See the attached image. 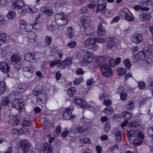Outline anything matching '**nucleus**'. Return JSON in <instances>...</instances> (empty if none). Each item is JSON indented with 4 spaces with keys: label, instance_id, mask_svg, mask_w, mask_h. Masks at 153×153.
<instances>
[{
    "label": "nucleus",
    "instance_id": "obj_11",
    "mask_svg": "<svg viewBox=\"0 0 153 153\" xmlns=\"http://www.w3.org/2000/svg\"><path fill=\"white\" fill-rule=\"evenodd\" d=\"M10 67L8 64L4 62H0V70L4 74H8L9 71Z\"/></svg>",
    "mask_w": 153,
    "mask_h": 153
},
{
    "label": "nucleus",
    "instance_id": "obj_53",
    "mask_svg": "<svg viewBox=\"0 0 153 153\" xmlns=\"http://www.w3.org/2000/svg\"><path fill=\"white\" fill-rule=\"evenodd\" d=\"M76 45V42L75 41H73L68 43L67 45L69 48H73L75 47Z\"/></svg>",
    "mask_w": 153,
    "mask_h": 153
},
{
    "label": "nucleus",
    "instance_id": "obj_50",
    "mask_svg": "<svg viewBox=\"0 0 153 153\" xmlns=\"http://www.w3.org/2000/svg\"><path fill=\"white\" fill-rule=\"evenodd\" d=\"M23 70L27 72V74H30V72H32L33 71L32 70V68H29L27 67H25L23 68Z\"/></svg>",
    "mask_w": 153,
    "mask_h": 153
},
{
    "label": "nucleus",
    "instance_id": "obj_1",
    "mask_svg": "<svg viewBox=\"0 0 153 153\" xmlns=\"http://www.w3.org/2000/svg\"><path fill=\"white\" fill-rule=\"evenodd\" d=\"M152 50V48H148L147 50L143 49L142 51H139L137 54L133 53L132 56L133 61L136 62L144 59L148 66L151 65L152 63V59L151 58L147 57V56L151 54Z\"/></svg>",
    "mask_w": 153,
    "mask_h": 153
},
{
    "label": "nucleus",
    "instance_id": "obj_37",
    "mask_svg": "<svg viewBox=\"0 0 153 153\" xmlns=\"http://www.w3.org/2000/svg\"><path fill=\"white\" fill-rule=\"evenodd\" d=\"M104 15L106 17L108 18L112 16L113 13L111 10H106L104 11Z\"/></svg>",
    "mask_w": 153,
    "mask_h": 153
},
{
    "label": "nucleus",
    "instance_id": "obj_14",
    "mask_svg": "<svg viewBox=\"0 0 153 153\" xmlns=\"http://www.w3.org/2000/svg\"><path fill=\"white\" fill-rule=\"evenodd\" d=\"M47 100V94L45 93H40L39 90V102L41 104L46 103Z\"/></svg>",
    "mask_w": 153,
    "mask_h": 153
},
{
    "label": "nucleus",
    "instance_id": "obj_58",
    "mask_svg": "<svg viewBox=\"0 0 153 153\" xmlns=\"http://www.w3.org/2000/svg\"><path fill=\"white\" fill-rule=\"evenodd\" d=\"M148 133L149 135L152 137V138L153 140V126L150 128L148 131Z\"/></svg>",
    "mask_w": 153,
    "mask_h": 153
},
{
    "label": "nucleus",
    "instance_id": "obj_10",
    "mask_svg": "<svg viewBox=\"0 0 153 153\" xmlns=\"http://www.w3.org/2000/svg\"><path fill=\"white\" fill-rule=\"evenodd\" d=\"M132 41L137 44L142 42L143 40L142 35L139 33H136L133 35L131 37Z\"/></svg>",
    "mask_w": 153,
    "mask_h": 153
},
{
    "label": "nucleus",
    "instance_id": "obj_49",
    "mask_svg": "<svg viewBox=\"0 0 153 153\" xmlns=\"http://www.w3.org/2000/svg\"><path fill=\"white\" fill-rule=\"evenodd\" d=\"M127 94L125 92L122 93L120 94V99L122 101H124L126 99Z\"/></svg>",
    "mask_w": 153,
    "mask_h": 153
},
{
    "label": "nucleus",
    "instance_id": "obj_40",
    "mask_svg": "<svg viewBox=\"0 0 153 153\" xmlns=\"http://www.w3.org/2000/svg\"><path fill=\"white\" fill-rule=\"evenodd\" d=\"M123 63L126 68H129L131 67V64L128 59H126L124 60L123 61Z\"/></svg>",
    "mask_w": 153,
    "mask_h": 153
},
{
    "label": "nucleus",
    "instance_id": "obj_41",
    "mask_svg": "<svg viewBox=\"0 0 153 153\" xmlns=\"http://www.w3.org/2000/svg\"><path fill=\"white\" fill-rule=\"evenodd\" d=\"M143 142V141L138 139H135L133 141L134 145L136 146L141 144Z\"/></svg>",
    "mask_w": 153,
    "mask_h": 153
},
{
    "label": "nucleus",
    "instance_id": "obj_20",
    "mask_svg": "<svg viewBox=\"0 0 153 153\" xmlns=\"http://www.w3.org/2000/svg\"><path fill=\"white\" fill-rule=\"evenodd\" d=\"M40 10L42 11L43 12L46 14L48 16H51L53 13V11L52 9H48L45 7H42Z\"/></svg>",
    "mask_w": 153,
    "mask_h": 153
},
{
    "label": "nucleus",
    "instance_id": "obj_35",
    "mask_svg": "<svg viewBox=\"0 0 153 153\" xmlns=\"http://www.w3.org/2000/svg\"><path fill=\"white\" fill-rule=\"evenodd\" d=\"M100 57H98L96 58L94 61V66L95 67H100L101 65V62L100 60Z\"/></svg>",
    "mask_w": 153,
    "mask_h": 153
},
{
    "label": "nucleus",
    "instance_id": "obj_39",
    "mask_svg": "<svg viewBox=\"0 0 153 153\" xmlns=\"http://www.w3.org/2000/svg\"><path fill=\"white\" fill-rule=\"evenodd\" d=\"M134 103L132 101L130 102L127 104L126 106V108L127 109L131 110L134 108Z\"/></svg>",
    "mask_w": 153,
    "mask_h": 153
},
{
    "label": "nucleus",
    "instance_id": "obj_42",
    "mask_svg": "<svg viewBox=\"0 0 153 153\" xmlns=\"http://www.w3.org/2000/svg\"><path fill=\"white\" fill-rule=\"evenodd\" d=\"M87 130V128H84L83 127L81 126L77 127L76 129V131L79 133H82L85 131Z\"/></svg>",
    "mask_w": 153,
    "mask_h": 153
},
{
    "label": "nucleus",
    "instance_id": "obj_47",
    "mask_svg": "<svg viewBox=\"0 0 153 153\" xmlns=\"http://www.w3.org/2000/svg\"><path fill=\"white\" fill-rule=\"evenodd\" d=\"M139 88L140 89L142 90L146 86V84L143 81H140L138 83Z\"/></svg>",
    "mask_w": 153,
    "mask_h": 153
},
{
    "label": "nucleus",
    "instance_id": "obj_16",
    "mask_svg": "<svg viewBox=\"0 0 153 153\" xmlns=\"http://www.w3.org/2000/svg\"><path fill=\"white\" fill-rule=\"evenodd\" d=\"M97 33L98 35L100 36H105L106 34V31L105 29L103 28L101 23H100L99 25L97 31Z\"/></svg>",
    "mask_w": 153,
    "mask_h": 153
},
{
    "label": "nucleus",
    "instance_id": "obj_9",
    "mask_svg": "<svg viewBox=\"0 0 153 153\" xmlns=\"http://www.w3.org/2000/svg\"><path fill=\"white\" fill-rule=\"evenodd\" d=\"M23 100L21 99H15L11 102L12 106L20 111L23 108Z\"/></svg>",
    "mask_w": 153,
    "mask_h": 153
},
{
    "label": "nucleus",
    "instance_id": "obj_3",
    "mask_svg": "<svg viewBox=\"0 0 153 153\" xmlns=\"http://www.w3.org/2000/svg\"><path fill=\"white\" fill-rule=\"evenodd\" d=\"M105 39L99 36L95 38L94 39L92 38H88L84 42L85 47L90 49H93L97 46L96 42L102 43L105 42Z\"/></svg>",
    "mask_w": 153,
    "mask_h": 153
},
{
    "label": "nucleus",
    "instance_id": "obj_61",
    "mask_svg": "<svg viewBox=\"0 0 153 153\" xmlns=\"http://www.w3.org/2000/svg\"><path fill=\"white\" fill-rule=\"evenodd\" d=\"M9 122L14 126L17 124L18 120L16 118H14L12 120H10Z\"/></svg>",
    "mask_w": 153,
    "mask_h": 153
},
{
    "label": "nucleus",
    "instance_id": "obj_56",
    "mask_svg": "<svg viewBox=\"0 0 153 153\" xmlns=\"http://www.w3.org/2000/svg\"><path fill=\"white\" fill-rule=\"evenodd\" d=\"M31 124V122L28 120H24L22 123V125L25 126H30Z\"/></svg>",
    "mask_w": 153,
    "mask_h": 153
},
{
    "label": "nucleus",
    "instance_id": "obj_19",
    "mask_svg": "<svg viewBox=\"0 0 153 153\" xmlns=\"http://www.w3.org/2000/svg\"><path fill=\"white\" fill-rule=\"evenodd\" d=\"M10 59L12 62H18L20 60V56L18 53L14 54L11 57Z\"/></svg>",
    "mask_w": 153,
    "mask_h": 153
},
{
    "label": "nucleus",
    "instance_id": "obj_54",
    "mask_svg": "<svg viewBox=\"0 0 153 153\" xmlns=\"http://www.w3.org/2000/svg\"><path fill=\"white\" fill-rule=\"evenodd\" d=\"M109 64L111 67H114L116 65L114 60L113 58L110 59L109 60Z\"/></svg>",
    "mask_w": 153,
    "mask_h": 153
},
{
    "label": "nucleus",
    "instance_id": "obj_8",
    "mask_svg": "<svg viewBox=\"0 0 153 153\" xmlns=\"http://www.w3.org/2000/svg\"><path fill=\"white\" fill-rule=\"evenodd\" d=\"M127 12H130L129 10L126 8H122L119 12L120 16L122 18H124L126 20L128 21H133L134 18L133 16H129L127 13Z\"/></svg>",
    "mask_w": 153,
    "mask_h": 153
},
{
    "label": "nucleus",
    "instance_id": "obj_21",
    "mask_svg": "<svg viewBox=\"0 0 153 153\" xmlns=\"http://www.w3.org/2000/svg\"><path fill=\"white\" fill-rule=\"evenodd\" d=\"M55 22L56 24L58 26H62L65 25L67 22V20L66 18H65L64 20L62 19L56 20Z\"/></svg>",
    "mask_w": 153,
    "mask_h": 153
},
{
    "label": "nucleus",
    "instance_id": "obj_34",
    "mask_svg": "<svg viewBox=\"0 0 153 153\" xmlns=\"http://www.w3.org/2000/svg\"><path fill=\"white\" fill-rule=\"evenodd\" d=\"M80 141L81 143L84 144H90L91 143V140L88 137H85L80 139Z\"/></svg>",
    "mask_w": 153,
    "mask_h": 153
},
{
    "label": "nucleus",
    "instance_id": "obj_63",
    "mask_svg": "<svg viewBox=\"0 0 153 153\" xmlns=\"http://www.w3.org/2000/svg\"><path fill=\"white\" fill-rule=\"evenodd\" d=\"M62 75L59 71H57L56 72L55 77L57 80H59L61 77Z\"/></svg>",
    "mask_w": 153,
    "mask_h": 153
},
{
    "label": "nucleus",
    "instance_id": "obj_26",
    "mask_svg": "<svg viewBox=\"0 0 153 153\" xmlns=\"http://www.w3.org/2000/svg\"><path fill=\"white\" fill-rule=\"evenodd\" d=\"M76 92V89L74 87H71L68 90V95L71 97H73Z\"/></svg>",
    "mask_w": 153,
    "mask_h": 153
},
{
    "label": "nucleus",
    "instance_id": "obj_6",
    "mask_svg": "<svg viewBox=\"0 0 153 153\" xmlns=\"http://www.w3.org/2000/svg\"><path fill=\"white\" fill-rule=\"evenodd\" d=\"M20 148H19L18 153H27L29 149L30 144L26 140L21 141L20 143Z\"/></svg>",
    "mask_w": 153,
    "mask_h": 153
},
{
    "label": "nucleus",
    "instance_id": "obj_2",
    "mask_svg": "<svg viewBox=\"0 0 153 153\" xmlns=\"http://www.w3.org/2000/svg\"><path fill=\"white\" fill-rule=\"evenodd\" d=\"M12 7L14 9L19 10L18 12L20 13L28 12L33 13L37 11L35 7H31L30 5H25L24 1L22 0H17L13 2Z\"/></svg>",
    "mask_w": 153,
    "mask_h": 153
},
{
    "label": "nucleus",
    "instance_id": "obj_23",
    "mask_svg": "<svg viewBox=\"0 0 153 153\" xmlns=\"http://www.w3.org/2000/svg\"><path fill=\"white\" fill-rule=\"evenodd\" d=\"M56 65H58V67L59 68H61L62 67L61 60L60 59H58L52 61L50 64V67L51 68H53Z\"/></svg>",
    "mask_w": 153,
    "mask_h": 153
},
{
    "label": "nucleus",
    "instance_id": "obj_25",
    "mask_svg": "<svg viewBox=\"0 0 153 153\" xmlns=\"http://www.w3.org/2000/svg\"><path fill=\"white\" fill-rule=\"evenodd\" d=\"M51 145L48 143H46L43 144L44 151L51 152L53 150V149L51 147Z\"/></svg>",
    "mask_w": 153,
    "mask_h": 153
},
{
    "label": "nucleus",
    "instance_id": "obj_24",
    "mask_svg": "<svg viewBox=\"0 0 153 153\" xmlns=\"http://www.w3.org/2000/svg\"><path fill=\"white\" fill-rule=\"evenodd\" d=\"M34 59V56L30 53L26 54L24 57L25 60L27 62L32 61Z\"/></svg>",
    "mask_w": 153,
    "mask_h": 153
},
{
    "label": "nucleus",
    "instance_id": "obj_59",
    "mask_svg": "<svg viewBox=\"0 0 153 153\" xmlns=\"http://www.w3.org/2000/svg\"><path fill=\"white\" fill-rule=\"evenodd\" d=\"M61 128L60 126L59 125H58L57 126V127L56 128V130H55L56 133L58 135H59L60 134V133L61 132Z\"/></svg>",
    "mask_w": 153,
    "mask_h": 153
},
{
    "label": "nucleus",
    "instance_id": "obj_55",
    "mask_svg": "<svg viewBox=\"0 0 153 153\" xmlns=\"http://www.w3.org/2000/svg\"><path fill=\"white\" fill-rule=\"evenodd\" d=\"M69 133V132L68 131H65L61 132V135L62 137L65 138L67 137L68 134Z\"/></svg>",
    "mask_w": 153,
    "mask_h": 153
},
{
    "label": "nucleus",
    "instance_id": "obj_29",
    "mask_svg": "<svg viewBox=\"0 0 153 153\" xmlns=\"http://www.w3.org/2000/svg\"><path fill=\"white\" fill-rule=\"evenodd\" d=\"M64 13H61L56 14L54 16L55 21L62 19L64 20L65 18H66V16H64Z\"/></svg>",
    "mask_w": 153,
    "mask_h": 153
},
{
    "label": "nucleus",
    "instance_id": "obj_45",
    "mask_svg": "<svg viewBox=\"0 0 153 153\" xmlns=\"http://www.w3.org/2000/svg\"><path fill=\"white\" fill-rule=\"evenodd\" d=\"M86 17L85 16H83L81 18V21L82 24V26L85 30L86 29L85 25L86 23V22L87 21Z\"/></svg>",
    "mask_w": 153,
    "mask_h": 153
},
{
    "label": "nucleus",
    "instance_id": "obj_52",
    "mask_svg": "<svg viewBox=\"0 0 153 153\" xmlns=\"http://www.w3.org/2000/svg\"><path fill=\"white\" fill-rule=\"evenodd\" d=\"M76 74L78 75H83L84 73V71L81 68H78L76 71Z\"/></svg>",
    "mask_w": 153,
    "mask_h": 153
},
{
    "label": "nucleus",
    "instance_id": "obj_32",
    "mask_svg": "<svg viewBox=\"0 0 153 153\" xmlns=\"http://www.w3.org/2000/svg\"><path fill=\"white\" fill-rule=\"evenodd\" d=\"M122 117V113L121 114H114L113 116V117L114 120L116 122L120 121Z\"/></svg>",
    "mask_w": 153,
    "mask_h": 153
},
{
    "label": "nucleus",
    "instance_id": "obj_51",
    "mask_svg": "<svg viewBox=\"0 0 153 153\" xmlns=\"http://www.w3.org/2000/svg\"><path fill=\"white\" fill-rule=\"evenodd\" d=\"M112 104V102L110 99H106L103 101V104L106 106H110Z\"/></svg>",
    "mask_w": 153,
    "mask_h": 153
},
{
    "label": "nucleus",
    "instance_id": "obj_31",
    "mask_svg": "<svg viewBox=\"0 0 153 153\" xmlns=\"http://www.w3.org/2000/svg\"><path fill=\"white\" fill-rule=\"evenodd\" d=\"M122 133L121 131H118L115 132V135L117 141L119 142L122 140Z\"/></svg>",
    "mask_w": 153,
    "mask_h": 153
},
{
    "label": "nucleus",
    "instance_id": "obj_7",
    "mask_svg": "<svg viewBox=\"0 0 153 153\" xmlns=\"http://www.w3.org/2000/svg\"><path fill=\"white\" fill-rule=\"evenodd\" d=\"M94 58V55L91 53L87 52L84 54L81 63L82 65H87L93 60Z\"/></svg>",
    "mask_w": 153,
    "mask_h": 153
},
{
    "label": "nucleus",
    "instance_id": "obj_17",
    "mask_svg": "<svg viewBox=\"0 0 153 153\" xmlns=\"http://www.w3.org/2000/svg\"><path fill=\"white\" fill-rule=\"evenodd\" d=\"M115 38L114 36L109 37L106 43V47L108 49L111 48L114 45V41Z\"/></svg>",
    "mask_w": 153,
    "mask_h": 153
},
{
    "label": "nucleus",
    "instance_id": "obj_5",
    "mask_svg": "<svg viewBox=\"0 0 153 153\" xmlns=\"http://www.w3.org/2000/svg\"><path fill=\"white\" fill-rule=\"evenodd\" d=\"M100 71L102 75L106 77H110L113 74L112 68L107 64H104L101 66Z\"/></svg>",
    "mask_w": 153,
    "mask_h": 153
},
{
    "label": "nucleus",
    "instance_id": "obj_15",
    "mask_svg": "<svg viewBox=\"0 0 153 153\" xmlns=\"http://www.w3.org/2000/svg\"><path fill=\"white\" fill-rule=\"evenodd\" d=\"M97 13L98 12V10H103L106 8V3L103 1H98L97 2Z\"/></svg>",
    "mask_w": 153,
    "mask_h": 153
},
{
    "label": "nucleus",
    "instance_id": "obj_30",
    "mask_svg": "<svg viewBox=\"0 0 153 153\" xmlns=\"http://www.w3.org/2000/svg\"><path fill=\"white\" fill-rule=\"evenodd\" d=\"M6 85L5 82L2 81L0 82V94L4 92L6 90Z\"/></svg>",
    "mask_w": 153,
    "mask_h": 153
},
{
    "label": "nucleus",
    "instance_id": "obj_28",
    "mask_svg": "<svg viewBox=\"0 0 153 153\" xmlns=\"http://www.w3.org/2000/svg\"><path fill=\"white\" fill-rule=\"evenodd\" d=\"M118 75L119 76H121L125 75L126 72L127 70L125 68H119L117 70Z\"/></svg>",
    "mask_w": 153,
    "mask_h": 153
},
{
    "label": "nucleus",
    "instance_id": "obj_48",
    "mask_svg": "<svg viewBox=\"0 0 153 153\" xmlns=\"http://www.w3.org/2000/svg\"><path fill=\"white\" fill-rule=\"evenodd\" d=\"M83 80V78L82 77H79L76 79L74 81L75 85H78L81 83Z\"/></svg>",
    "mask_w": 153,
    "mask_h": 153
},
{
    "label": "nucleus",
    "instance_id": "obj_13",
    "mask_svg": "<svg viewBox=\"0 0 153 153\" xmlns=\"http://www.w3.org/2000/svg\"><path fill=\"white\" fill-rule=\"evenodd\" d=\"M73 109V107L71 106L65 109L63 114V118L66 120L68 119L70 115L71 114Z\"/></svg>",
    "mask_w": 153,
    "mask_h": 153
},
{
    "label": "nucleus",
    "instance_id": "obj_38",
    "mask_svg": "<svg viewBox=\"0 0 153 153\" xmlns=\"http://www.w3.org/2000/svg\"><path fill=\"white\" fill-rule=\"evenodd\" d=\"M52 40V38L49 36H46L45 38V41L46 45H49L51 44Z\"/></svg>",
    "mask_w": 153,
    "mask_h": 153
},
{
    "label": "nucleus",
    "instance_id": "obj_43",
    "mask_svg": "<svg viewBox=\"0 0 153 153\" xmlns=\"http://www.w3.org/2000/svg\"><path fill=\"white\" fill-rule=\"evenodd\" d=\"M7 40V36L5 33H0V41L2 42H5Z\"/></svg>",
    "mask_w": 153,
    "mask_h": 153
},
{
    "label": "nucleus",
    "instance_id": "obj_22",
    "mask_svg": "<svg viewBox=\"0 0 153 153\" xmlns=\"http://www.w3.org/2000/svg\"><path fill=\"white\" fill-rule=\"evenodd\" d=\"M122 117L124 119H126L128 120L130 119L132 117V114L130 112L126 111L122 113Z\"/></svg>",
    "mask_w": 153,
    "mask_h": 153
},
{
    "label": "nucleus",
    "instance_id": "obj_64",
    "mask_svg": "<svg viewBox=\"0 0 153 153\" xmlns=\"http://www.w3.org/2000/svg\"><path fill=\"white\" fill-rule=\"evenodd\" d=\"M132 76L131 73H127L125 76L124 80L126 82L129 78L131 77Z\"/></svg>",
    "mask_w": 153,
    "mask_h": 153
},
{
    "label": "nucleus",
    "instance_id": "obj_60",
    "mask_svg": "<svg viewBox=\"0 0 153 153\" xmlns=\"http://www.w3.org/2000/svg\"><path fill=\"white\" fill-rule=\"evenodd\" d=\"M120 17L119 16H117L114 17L112 21L111 22V23L112 24L114 22H117L119 20Z\"/></svg>",
    "mask_w": 153,
    "mask_h": 153
},
{
    "label": "nucleus",
    "instance_id": "obj_4",
    "mask_svg": "<svg viewBox=\"0 0 153 153\" xmlns=\"http://www.w3.org/2000/svg\"><path fill=\"white\" fill-rule=\"evenodd\" d=\"M73 102L83 109L88 108L91 109V106L89 105H87L85 101L82 98L78 97L75 96L73 99Z\"/></svg>",
    "mask_w": 153,
    "mask_h": 153
},
{
    "label": "nucleus",
    "instance_id": "obj_36",
    "mask_svg": "<svg viewBox=\"0 0 153 153\" xmlns=\"http://www.w3.org/2000/svg\"><path fill=\"white\" fill-rule=\"evenodd\" d=\"M67 32L69 33L68 35L69 38H71L74 36L73 33V30L72 27L71 26L68 27L67 29Z\"/></svg>",
    "mask_w": 153,
    "mask_h": 153
},
{
    "label": "nucleus",
    "instance_id": "obj_27",
    "mask_svg": "<svg viewBox=\"0 0 153 153\" xmlns=\"http://www.w3.org/2000/svg\"><path fill=\"white\" fill-rule=\"evenodd\" d=\"M16 16V13L13 11L9 12L7 15V18L9 20H12L14 19Z\"/></svg>",
    "mask_w": 153,
    "mask_h": 153
},
{
    "label": "nucleus",
    "instance_id": "obj_62",
    "mask_svg": "<svg viewBox=\"0 0 153 153\" xmlns=\"http://www.w3.org/2000/svg\"><path fill=\"white\" fill-rule=\"evenodd\" d=\"M47 137L48 139V141L49 143H51L54 140L55 138L54 137H52L51 135H48Z\"/></svg>",
    "mask_w": 153,
    "mask_h": 153
},
{
    "label": "nucleus",
    "instance_id": "obj_33",
    "mask_svg": "<svg viewBox=\"0 0 153 153\" xmlns=\"http://www.w3.org/2000/svg\"><path fill=\"white\" fill-rule=\"evenodd\" d=\"M10 98L9 97L3 98L1 100V102L3 105H7L10 102Z\"/></svg>",
    "mask_w": 153,
    "mask_h": 153
},
{
    "label": "nucleus",
    "instance_id": "obj_18",
    "mask_svg": "<svg viewBox=\"0 0 153 153\" xmlns=\"http://www.w3.org/2000/svg\"><path fill=\"white\" fill-rule=\"evenodd\" d=\"M25 27H28L30 29L32 28V25L27 23L22 22L21 24L20 27L24 31H29L30 29L26 28Z\"/></svg>",
    "mask_w": 153,
    "mask_h": 153
},
{
    "label": "nucleus",
    "instance_id": "obj_12",
    "mask_svg": "<svg viewBox=\"0 0 153 153\" xmlns=\"http://www.w3.org/2000/svg\"><path fill=\"white\" fill-rule=\"evenodd\" d=\"M72 58L70 57H67L63 61L61 62L62 69H64L67 66L71 65L72 64Z\"/></svg>",
    "mask_w": 153,
    "mask_h": 153
},
{
    "label": "nucleus",
    "instance_id": "obj_46",
    "mask_svg": "<svg viewBox=\"0 0 153 153\" xmlns=\"http://www.w3.org/2000/svg\"><path fill=\"white\" fill-rule=\"evenodd\" d=\"M142 18L143 21L148 20L150 19V16L147 13H143L142 15Z\"/></svg>",
    "mask_w": 153,
    "mask_h": 153
},
{
    "label": "nucleus",
    "instance_id": "obj_57",
    "mask_svg": "<svg viewBox=\"0 0 153 153\" xmlns=\"http://www.w3.org/2000/svg\"><path fill=\"white\" fill-rule=\"evenodd\" d=\"M110 129V126L109 123L107 122L105 125V131L108 132L109 131Z\"/></svg>",
    "mask_w": 153,
    "mask_h": 153
},
{
    "label": "nucleus",
    "instance_id": "obj_44",
    "mask_svg": "<svg viewBox=\"0 0 153 153\" xmlns=\"http://www.w3.org/2000/svg\"><path fill=\"white\" fill-rule=\"evenodd\" d=\"M104 112L105 113L110 112L112 113L113 112V109L112 107L110 106H106L104 110Z\"/></svg>",
    "mask_w": 153,
    "mask_h": 153
}]
</instances>
